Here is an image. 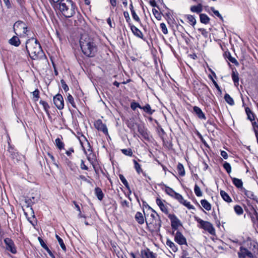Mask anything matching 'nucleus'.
Masks as SVG:
<instances>
[{"label":"nucleus","instance_id":"1","mask_svg":"<svg viewBox=\"0 0 258 258\" xmlns=\"http://www.w3.org/2000/svg\"><path fill=\"white\" fill-rule=\"evenodd\" d=\"M80 45L83 54L87 57H94L97 52V46L94 39L87 34H82Z\"/></svg>","mask_w":258,"mask_h":258},{"label":"nucleus","instance_id":"2","mask_svg":"<svg viewBox=\"0 0 258 258\" xmlns=\"http://www.w3.org/2000/svg\"><path fill=\"white\" fill-rule=\"evenodd\" d=\"M149 209L152 212L149 217H147L144 213L147 229L151 233H158L161 227V220L158 214L153 209L149 207Z\"/></svg>","mask_w":258,"mask_h":258},{"label":"nucleus","instance_id":"3","mask_svg":"<svg viewBox=\"0 0 258 258\" xmlns=\"http://www.w3.org/2000/svg\"><path fill=\"white\" fill-rule=\"evenodd\" d=\"M54 5V7H57L61 13L66 18H71L75 14L76 6L71 0H60L59 2Z\"/></svg>","mask_w":258,"mask_h":258},{"label":"nucleus","instance_id":"4","mask_svg":"<svg viewBox=\"0 0 258 258\" xmlns=\"http://www.w3.org/2000/svg\"><path fill=\"white\" fill-rule=\"evenodd\" d=\"M26 50L32 59H37L42 53L41 45L37 39L34 38L29 39L26 44Z\"/></svg>","mask_w":258,"mask_h":258},{"label":"nucleus","instance_id":"5","mask_svg":"<svg viewBox=\"0 0 258 258\" xmlns=\"http://www.w3.org/2000/svg\"><path fill=\"white\" fill-rule=\"evenodd\" d=\"M195 219L197 222L200 224V227L201 228L207 231L211 234H213L215 233V229L210 222L204 221L197 217H196Z\"/></svg>","mask_w":258,"mask_h":258},{"label":"nucleus","instance_id":"6","mask_svg":"<svg viewBox=\"0 0 258 258\" xmlns=\"http://www.w3.org/2000/svg\"><path fill=\"white\" fill-rule=\"evenodd\" d=\"M6 245V249L13 254H16L17 252L16 246L12 239L9 238H6L4 240Z\"/></svg>","mask_w":258,"mask_h":258},{"label":"nucleus","instance_id":"7","mask_svg":"<svg viewBox=\"0 0 258 258\" xmlns=\"http://www.w3.org/2000/svg\"><path fill=\"white\" fill-rule=\"evenodd\" d=\"M136 124L137 126L138 131L142 138L146 141H149L150 137L147 128L143 125L136 123Z\"/></svg>","mask_w":258,"mask_h":258},{"label":"nucleus","instance_id":"8","mask_svg":"<svg viewBox=\"0 0 258 258\" xmlns=\"http://www.w3.org/2000/svg\"><path fill=\"white\" fill-rule=\"evenodd\" d=\"M53 102L55 106L59 110H61L64 107V101L62 96L60 94H56L53 97Z\"/></svg>","mask_w":258,"mask_h":258},{"label":"nucleus","instance_id":"9","mask_svg":"<svg viewBox=\"0 0 258 258\" xmlns=\"http://www.w3.org/2000/svg\"><path fill=\"white\" fill-rule=\"evenodd\" d=\"M168 217L171 221V225L173 229L177 230L178 227L181 225L180 220L175 215L169 214Z\"/></svg>","mask_w":258,"mask_h":258},{"label":"nucleus","instance_id":"10","mask_svg":"<svg viewBox=\"0 0 258 258\" xmlns=\"http://www.w3.org/2000/svg\"><path fill=\"white\" fill-rule=\"evenodd\" d=\"M239 258H245L247 256L249 258H253V254L247 248L241 246L239 251L238 252Z\"/></svg>","mask_w":258,"mask_h":258},{"label":"nucleus","instance_id":"11","mask_svg":"<svg viewBox=\"0 0 258 258\" xmlns=\"http://www.w3.org/2000/svg\"><path fill=\"white\" fill-rule=\"evenodd\" d=\"M175 241L179 245L186 244V240L183 234L179 231H177L175 237Z\"/></svg>","mask_w":258,"mask_h":258},{"label":"nucleus","instance_id":"12","mask_svg":"<svg viewBox=\"0 0 258 258\" xmlns=\"http://www.w3.org/2000/svg\"><path fill=\"white\" fill-rule=\"evenodd\" d=\"M164 202H165V201H163L159 198L156 199V204L159 206L161 211L165 214L168 215L167 207L164 204Z\"/></svg>","mask_w":258,"mask_h":258},{"label":"nucleus","instance_id":"13","mask_svg":"<svg viewBox=\"0 0 258 258\" xmlns=\"http://www.w3.org/2000/svg\"><path fill=\"white\" fill-rule=\"evenodd\" d=\"M95 125L98 130L102 132L105 135L108 134V130L106 125L103 123L101 120H98Z\"/></svg>","mask_w":258,"mask_h":258},{"label":"nucleus","instance_id":"14","mask_svg":"<svg viewBox=\"0 0 258 258\" xmlns=\"http://www.w3.org/2000/svg\"><path fill=\"white\" fill-rule=\"evenodd\" d=\"M131 29L132 32L136 37L141 38L143 40H145L143 33L137 27L133 25L130 24Z\"/></svg>","mask_w":258,"mask_h":258},{"label":"nucleus","instance_id":"15","mask_svg":"<svg viewBox=\"0 0 258 258\" xmlns=\"http://www.w3.org/2000/svg\"><path fill=\"white\" fill-rule=\"evenodd\" d=\"M193 110L194 112L200 119L204 120L206 119L205 114L200 107L198 106H194L193 108Z\"/></svg>","mask_w":258,"mask_h":258},{"label":"nucleus","instance_id":"16","mask_svg":"<svg viewBox=\"0 0 258 258\" xmlns=\"http://www.w3.org/2000/svg\"><path fill=\"white\" fill-rule=\"evenodd\" d=\"M38 239L39 241V243L41 245V246L45 249L47 252L48 253L49 256L51 258H55L54 255L52 253L51 251L49 249L47 245L45 243L44 241L43 240V239L40 238V237H38Z\"/></svg>","mask_w":258,"mask_h":258},{"label":"nucleus","instance_id":"17","mask_svg":"<svg viewBox=\"0 0 258 258\" xmlns=\"http://www.w3.org/2000/svg\"><path fill=\"white\" fill-rule=\"evenodd\" d=\"M241 191L247 198L253 200V201L256 200L257 197L254 195V193L252 191L247 190L244 188H242Z\"/></svg>","mask_w":258,"mask_h":258},{"label":"nucleus","instance_id":"18","mask_svg":"<svg viewBox=\"0 0 258 258\" xmlns=\"http://www.w3.org/2000/svg\"><path fill=\"white\" fill-rule=\"evenodd\" d=\"M252 211L253 213H250L249 216L252 223L255 224L258 222V213L254 208H252Z\"/></svg>","mask_w":258,"mask_h":258},{"label":"nucleus","instance_id":"19","mask_svg":"<svg viewBox=\"0 0 258 258\" xmlns=\"http://www.w3.org/2000/svg\"><path fill=\"white\" fill-rule=\"evenodd\" d=\"M85 24V21L81 16H78L77 19L75 20L74 25L78 28L83 29L82 26Z\"/></svg>","mask_w":258,"mask_h":258},{"label":"nucleus","instance_id":"20","mask_svg":"<svg viewBox=\"0 0 258 258\" xmlns=\"http://www.w3.org/2000/svg\"><path fill=\"white\" fill-rule=\"evenodd\" d=\"M14 31H15V33L17 34V33L16 32V31H17V28H22L23 29H24V33H26L25 32V29H27V28L25 26V24L24 23L22 22V21H17L16 22L14 25Z\"/></svg>","mask_w":258,"mask_h":258},{"label":"nucleus","instance_id":"21","mask_svg":"<svg viewBox=\"0 0 258 258\" xmlns=\"http://www.w3.org/2000/svg\"><path fill=\"white\" fill-rule=\"evenodd\" d=\"M233 184L238 188H240L242 190L243 187V182L242 181L238 178L233 177L231 178Z\"/></svg>","mask_w":258,"mask_h":258},{"label":"nucleus","instance_id":"22","mask_svg":"<svg viewBox=\"0 0 258 258\" xmlns=\"http://www.w3.org/2000/svg\"><path fill=\"white\" fill-rule=\"evenodd\" d=\"M135 219L139 224H143L144 223L145 219L142 213L137 212L135 215Z\"/></svg>","mask_w":258,"mask_h":258},{"label":"nucleus","instance_id":"23","mask_svg":"<svg viewBox=\"0 0 258 258\" xmlns=\"http://www.w3.org/2000/svg\"><path fill=\"white\" fill-rule=\"evenodd\" d=\"M66 164L68 167L69 168V169L73 172H76L78 169L76 165L68 159L66 160Z\"/></svg>","mask_w":258,"mask_h":258},{"label":"nucleus","instance_id":"24","mask_svg":"<svg viewBox=\"0 0 258 258\" xmlns=\"http://www.w3.org/2000/svg\"><path fill=\"white\" fill-rule=\"evenodd\" d=\"M95 194L98 199L100 201H101L104 197V195L101 189L98 187H97L95 188Z\"/></svg>","mask_w":258,"mask_h":258},{"label":"nucleus","instance_id":"25","mask_svg":"<svg viewBox=\"0 0 258 258\" xmlns=\"http://www.w3.org/2000/svg\"><path fill=\"white\" fill-rule=\"evenodd\" d=\"M232 78L235 86H237L239 84V74L238 73L235 71H232Z\"/></svg>","mask_w":258,"mask_h":258},{"label":"nucleus","instance_id":"26","mask_svg":"<svg viewBox=\"0 0 258 258\" xmlns=\"http://www.w3.org/2000/svg\"><path fill=\"white\" fill-rule=\"evenodd\" d=\"M141 109L143 110L146 113L149 115H152L155 112V110L152 109L149 104H146L144 106H142Z\"/></svg>","mask_w":258,"mask_h":258},{"label":"nucleus","instance_id":"27","mask_svg":"<svg viewBox=\"0 0 258 258\" xmlns=\"http://www.w3.org/2000/svg\"><path fill=\"white\" fill-rule=\"evenodd\" d=\"M119 177L121 181L122 182V183L124 185L125 187L128 189V192L130 194H131L132 191L130 189L128 183L125 178L124 177V176L122 174H119Z\"/></svg>","mask_w":258,"mask_h":258},{"label":"nucleus","instance_id":"28","mask_svg":"<svg viewBox=\"0 0 258 258\" xmlns=\"http://www.w3.org/2000/svg\"><path fill=\"white\" fill-rule=\"evenodd\" d=\"M190 10L192 12L200 13L203 11L202 5L199 4L197 6H191Z\"/></svg>","mask_w":258,"mask_h":258},{"label":"nucleus","instance_id":"29","mask_svg":"<svg viewBox=\"0 0 258 258\" xmlns=\"http://www.w3.org/2000/svg\"><path fill=\"white\" fill-rule=\"evenodd\" d=\"M9 43L15 46H18L20 44V41L17 36H13L9 40Z\"/></svg>","mask_w":258,"mask_h":258},{"label":"nucleus","instance_id":"30","mask_svg":"<svg viewBox=\"0 0 258 258\" xmlns=\"http://www.w3.org/2000/svg\"><path fill=\"white\" fill-rule=\"evenodd\" d=\"M200 21L202 23L207 24L210 21L209 17L205 14H201L200 15Z\"/></svg>","mask_w":258,"mask_h":258},{"label":"nucleus","instance_id":"31","mask_svg":"<svg viewBox=\"0 0 258 258\" xmlns=\"http://www.w3.org/2000/svg\"><path fill=\"white\" fill-rule=\"evenodd\" d=\"M220 195L222 199L227 203H230L232 202V199L229 196L224 190L220 191Z\"/></svg>","mask_w":258,"mask_h":258},{"label":"nucleus","instance_id":"32","mask_svg":"<svg viewBox=\"0 0 258 258\" xmlns=\"http://www.w3.org/2000/svg\"><path fill=\"white\" fill-rule=\"evenodd\" d=\"M39 103L42 105L43 109H44L45 112H46V113L48 115H49V109L50 108V106L48 105V104L46 101H43V100H40L39 102Z\"/></svg>","mask_w":258,"mask_h":258},{"label":"nucleus","instance_id":"33","mask_svg":"<svg viewBox=\"0 0 258 258\" xmlns=\"http://www.w3.org/2000/svg\"><path fill=\"white\" fill-rule=\"evenodd\" d=\"M177 170L178 173L180 176H183L185 175L184 168L183 165L181 163H179L178 164L177 167Z\"/></svg>","mask_w":258,"mask_h":258},{"label":"nucleus","instance_id":"34","mask_svg":"<svg viewBox=\"0 0 258 258\" xmlns=\"http://www.w3.org/2000/svg\"><path fill=\"white\" fill-rule=\"evenodd\" d=\"M201 204L206 210L210 211L211 209V204L206 200H202Z\"/></svg>","mask_w":258,"mask_h":258},{"label":"nucleus","instance_id":"35","mask_svg":"<svg viewBox=\"0 0 258 258\" xmlns=\"http://www.w3.org/2000/svg\"><path fill=\"white\" fill-rule=\"evenodd\" d=\"M245 112L247 115V118L252 122V121L254 120V114L251 112V110L248 107H246L245 108Z\"/></svg>","mask_w":258,"mask_h":258},{"label":"nucleus","instance_id":"36","mask_svg":"<svg viewBox=\"0 0 258 258\" xmlns=\"http://www.w3.org/2000/svg\"><path fill=\"white\" fill-rule=\"evenodd\" d=\"M166 245L169 246L173 251L175 252L177 250V248L175 246V244L169 239H167L166 242Z\"/></svg>","mask_w":258,"mask_h":258},{"label":"nucleus","instance_id":"37","mask_svg":"<svg viewBox=\"0 0 258 258\" xmlns=\"http://www.w3.org/2000/svg\"><path fill=\"white\" fill-rule=\"evenodd\" d=\"M145 258H156V255L153 252L151 251L149 249L144 251Z\"/></svg>","mask_w":258,"mask_h":258},{"label":"nucleus","instance_id":"38","mask_svg":"<svg viewBox=\"0 0 258 258\" xmlns=\"http://www.w3.org/2000/svg\"><path fill=\"white\" fill-rule=\"evenodd\" d=\"M165 191L167 195L173 198H174L175 194L177 193L175 192L172 188L167 186H166V189Z\"/></svg>","mask_w":258,"mask_h":258},{"label":"nucleus","instance_id":"39","mask_svg":"<svg viewBox=\"0 0 258 258\" xmlns=\"http://www.w3.org/2000/svg\"><path fill=\"white\" fill-rule=\"evenodd\" d=\"M224 99L226 102L230 105H233L234 104V101L233 98L227 93L224 96Z\"/></svg>","mask_w":258,"mask_h":258},{"label":"nucleus","instance_id":"40","mask_svg":"<svg viewBox=\"0 0 258 258\" xmlns=\"http://www.w3.org/2000/svg\"><path fill=\"white\" fill-rule=\"evenodd\" d=\"M56 238L57 239L58 243L59 244L61 248L64 251H66V247L63 242V241L61 238H60L58 235L56 234L55 235Z\"/></svg>","mask_w":258,"mask_h":258},{"label":"nucleus","instance_id":"41","mask_svg":"<svg viewBox=\"0 0 258 258\" xmlns=\"http://www.w3.org/2000/svg\"><path fill=\"white\" fill-rule=\"evenodd\" d=\"M252 125L253 131L256 138L258 139V120L257 121H253L252 122Z\"/></svg>","mask_w":258,"mask_h":258},{"label":"nucleus","instance_id":"42","mask_svg":"<svg viewBox=\"0 0 258 258\" xmlns=\"http://www.w3.org/2000/svg\"><path fill=\"white\" fill-rule=\"evenodd\" d=\"M187 19L188 21V22L191 24L192 26H194L196 24V20L195 17L191 15H187L186 16Z\"/></svg>","mask_w":258,"mask_h":258},{"label":"nucleus","instance_id":"43","mask_svg":"<svg viewBox=\"0 0 258 258\" xmlns=\"http://www.w3.org/2000/svg\"><path fill=\"white\" fill-rule=\"evenodd\" d=\"M8 151L13 156L15 155V154L17 153L16 150L15 149L14 146H12L9 142H8Z\"/></svg>","mask_w":258,"mask_h":258},{"label":"nucleus","instance_id":"44","mask_svg":"<svg viewBox=\"0 0 258 258\" xmlns=\"http://www.w3.org/2000/svg\"><path fill=\"white\" fill-rule=\"evenodd\" d=\"M55 142L56 146L59 150H61L64 148V143L61 141L59 138H58L56 139Z\"/></svg>","mask_w":258,"mask_h":258},{"label":"nucleus","instance_id":"45","mask_svg":"<svg viewBox=\"0 0 258 258\" xmlns=\"http://www.w3.org/2000/svg\"><path fill=\"white\" fill-rule=\"evenodd\" d=\"M134 163L135 168L138 174H140L141 172H143V170L141 168L140 164H139L137 161L135 160H133Z\"/></svg>","mask_w":258,"mask_h":258},{"label":"nucleus","instance_id":"46","mask_svg":"<svg viewBox=\"0 0 258 258\" xmlns=\"http://www.w3.org/2000/svg\"><path fill=\"white\" fill-rule=\"evenodd\" d=\"M234 210L235 212L238 215H241L243 213V210L241 206L239 205H236L234 207Z\"/></svg>","mask_w":258,"mask_h":258},{"label":"nucleus","instance_id":"47","mask_svg":"<svg viewBox=\"0 0 258 258\" xmlns=\"http://www.w3.org/2000/svg\"><path fill=\"white\" fill-rule=\"evenodd\" d=\"M121 152L125 155L132 157L133 155V151L131 149H123L121 150Z\"/></svg>","mask_w":258,"mask_h":258},{"label":"nucleus","instance_id":"48","mask_svg":"<svg viewBox=\"0 0 258 258\" xmlns=\"http://www.w3.org/2000/svg\"><path fill=\"white\" fill-rule=\"evenodd\" d=\"M67 101L69 102L73 107L76 108V104L74 98L70 94L68 95Z\"/></svg>","mask_w":258,"mask_h":258},{"label":"nucleus","instance_id":"49","mask_svg":"<svg viewBox=\"0 0 258 258\" xmlns=\"http://www.w3.org/2000/svg\"><path fill=\"white\" fill-rule=\"evenodd\" d=\"M152 12L155 17L158 20H160L162 18L161 14L155 9H153Z\"/></svg>","mask_w":258,"mask_h":258},{"label":"nucleus","instance_id":"50","mask_svg":"<svg viewBox=\"0 0 258 258\" xmlns=\"http://www.w3.org/2000/svg\"><path fill=\"white\" fill-rule=\"evenodd\" d=\"M194 191L195 194L197 197H201L202 196V192L200 188V187L197 185L195 184L194 187Z\"/></svg>","mask_w":258,"mask_h":258},{"label":"nucleus","instance_id":"51","mask_svg":"<svg viewBox=\"0 0 258 258\" xmlns=\"http://www.w3.org/2000/svg\"><path fill=\"white\" fill-rule=\"evenodd\" d=\"M226 54V57H227L228 59L232 63L235 64H238V62L237 61V60L233 57L230 53L229 52L228 53V54Z\"/></svg>","mask_w":258,"mask_h":258},{"label":"nucleus","instance_id":"52","mask_svg":"<svg viewBox=\"0 0 258 258\" xmlns=\"http://www.w3.org/2000/svg\"><path fill=\"white\" fill-rule=\"evenodd\" d=\"M223 167L226 170L228 173H230L231 172V167L229 163L225 162L223 164Z\"/></svg>","mask_w":258,"mask_h":258},{"label":"nucleus","instance_id":"53","mask_svg":"<svg viewBox=\"0 0 258 258\" xmlns=\"http://www.w3.org/2000/svg\"><path fill=\"white\" fill-rule=\"evenodd\" d=\"M182 204L183 205L186 207H187L189 210L195 209L194 206L193 205H191L189 202H187V201H186L185 200Z\"/></svg>","mask_w":258,"mask_h":258},{"label":"nucleus","instance_id":"54","mask_svg":"<svg viewBox=\"0 0 258 258\" xmlns=\"http://www.w3.org/2000/svg\"><path fill=\"white\" fill-rule=\"evenodd\" d=\"M174 198H175L176 200H177L181 204L184 201V199L183 198V197L182 196V195H181L180 194H179L178 193H177L176 194H175V196Z\"/></svg>","mask_w":258,"mask_h":258},{"label":"nucleus","instance_id":"55","mask_svg":"<svg viewBox=\"0 0 258 258\" xmlns=\"http://www.w3.org/2000/svg\"><path fill=\"white\" fill-rule=\"evenodd\" d=\"M131 107L133 110H135L137 108L141 109L142 106L139 103L136 102H133L131 104Z\"/></svg>","mask_w":258,"mask_h":258},{"label":"nucleus","instance_id":"56","mask_svg":"<svg viewBox=\"0 0 258 258\" xmlns=\"http://www.w3.org/2000/svg\"><path fill=\"white\" fill-rule=\"evenodd\" d=\"M120 203L122 207H129V202L125 200H123L121 197H120Z\"/></svg>","mask_w":258,"mask_h":258},{"label":"nucleus","instance_id":"57","mask_svg":"<svg viewBox=\"0 0 258 258\" xmlns=\"http://www.w3.org/2000/svg\"><path fill=\"white\" fill-rule=\"evenodd\" d=\"M211 10L213 12V13L218 17H219L222 21L223 20V18L221 15L219 13V11L217 10H216L214 8L211 7Z\"/></svg>","mask_w":258,"mask_h":258},{"label":"nucleus","instance_id":"58","mask_svg":"<svg viewBox=\"0 0 258 258\" xmlns=\"http://www.w3.org/2000/svg\"><path fill=\"white\" fill-rule=\"evenodd\" d=\"M160 26L163 33L167 34L168 33V30L166 25L164 23H162L160 24Z\"/></svg>","mask_w":258,"mask_h":258},{"label":"nucleus","instance_id":"59","mask_svg":"<svg viewBox=\"0 0 258 258\" xmlns=\"http://www.w3.org/2000/svg\"><path fill=\"white\" fill-rule=\"evenodd\" d=\"M166 16L167 18V23L168 24L171 25L174 23V20L171 17V15L170 13L166 14Z\"/></svg>","mask_w":258,"mask_h":258},{"label":"nucleus","instance_id":"60","mask_svg":"<svg viewBox=\"0 0 258 258\" xmlns=\"http://www.w3.org/2000/svg\"><path fill=\"white\" fill-rule=\"evenodd\" d=\"M60 83L64 91L65 92H67L69 90V88L68 86L66 84L65 81L63 80H61Z\"/></svg>","mask_w":258,"mask_h":258},{"label":"nucleus","instance_id":"61","mask_svg":"<svg viewBox=\"0 0 258 258\" xmlns=\"http://www.w3.org/2000/svg\"><path fill=\"white\" fill-rule=\"evenodd\" d=\"M132 17H133V18L136 21L138 22H140L141 21H140V18L138 17V16L137 15L136 12L135 11H132Z\"/></svg>","mask_w":258,"mask_h":258},{"label":"nucleus","instance_id":"62","mask_svg":"<svg viewBox=\"0 0 258 258\" xmlns=\"http://www.w3.org/2000/svg\"><path fill=\"white\" fill-rule=\"evenodd\" d=\"M180 258H192L189 256L188 252L186 250H183Z\"/></svg>","mask_w":258,"mask_h":258},{"label":"nucleus","instance_id":"63","mask_svg":"<svg viewBox=\"0 0 258 258\" xmlns=\"http://www.w3.org/2000/svg\"><path fill=\"white\" fill-rule=\"evenodd\" d=\"M32 94L33 97L36 98L35 101L38 100L39 98V91L38 89H36L33 92Z\"/></svg>","mask_w":258,"mask_h":258},{"label":"nucleus","instance_id":"64","mask_svg":"<svg viewBox=\"0 0 258 258\" xmlns=\"http://www.w3.org/2000/svg\"><path fill=\"white\" fill-rule=\"evenodd\" d=\"M198 31L201 32V34L205 37H208V32L204 28H199L198 29Z\"/></svg>","mask_w":258,"mask_h":258}]
</instances>
